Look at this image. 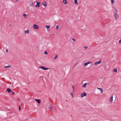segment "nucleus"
I'll return each instance as SVG.
<instances>
[{
  "label": "nucleus",
  "instance_id": "nucleus-4",
  "mask_svg": "<svg viewBox=\"0 0 121 121\" xmlns=\"http://www.w3.org/2000/svg\"><path fill=\"white\" fill-rule=\"evenodd\" d=\"M33 27L34 28L38 29L39 28V26L36 24H34L33 26Z\"/></svg>",
  "mask_w": 121,
  "mask_h": 121
},
{
  "label": "nucleus",
  "instance_id": "nucleus-12",
  "mask_svg": "<svg viewBox=\"0 0 121 121\" xmlns=\"http://www.w3.org/2000/svg\"><path fill=\"white\" fill-rule=\"evenodd\" d=\"M45 27L47 28L48 31H49V26L48 25H46V26Z\"/></svg>",
  "mask_w": 121,
  "mask_h": 121
},
{
  "label": "nucleus",
  "instance_id": "nucleus-14",
  "mask_svg": "<svg viewBox=\"0 0 121 121\" xmlns=\"http://www.w3.org/2000/svg\"><path fill=\"white\" fill-rule=\"evenodd\" d=\"M7 90L9 93H10L11 91V90L9 88H7Z\"/></svg>",
  "mask_w": 121,
  "mask_h": 121
},
{
  "label": "nucleus",
  "instance_id": "nucleus-32",
  "mask_svg": "<svg viewBox=\"0 0 121 121\" xmlns=\"http://www.w3.org/2000/svg\"><path fill=\"white\" fill-rule=\"evenodd\" d=\"M11 93H12L11 94H14V93L13 91H11Z\"/></svg>",
  "mask_w": 121,
  "mask_h": 121
},
{
  "label": "nucleus",
  "instance_id": "nucleus-23",
  "mask_svg": "<svg viewBox=\"0 0 121 121\" xmlns=\"http://www.w3.org/2000/svg\"><path fill=\"white\" fill-rule=\"evenodd\" d=\"M57 58V56L56 55H55V56L54 57V59H56Z\"/></svg>",
  "mask_w": 121,
  "mask_h": 121
},
{
  "label": "nucleus",
  "instance_id": "nucleus-27",
  "mask_svg": "<svg viewBox=\"0 0 121 121\" xmlns=\"http://www.w3.org/2000/svg\"><path fill=\"white\" fill-rule=\"evenodd\" d=\"M72 87L73 89V91L74 90V86L73 85L72 86Z\"/></svg>",
  "mask_w": 121,
  "mask_h": 121
},
{
  "label": "nucleus",
  "instance_id": "nucleus-11",
  "mask_svg": "<svg viewBox=\"0 0 121 121\" xmlns=\"http://www.w3.org/2000/svg\"><path fill=\"white\" fill-rule=\"evenodd\" d=\"M88 83H86L84 84L82 86V87L83 88H86V84H88Z\"/></svg>",
  "mask_w": 121,
  "mask_h": 121
},
{
  "label": "nucleus",
  "instance_id": "nucleus-35",
  "mask_svg": "<svg viewBox=\"0 0 121 121\" xmlns=\"http://www.w3.org/2000/svg\"><path fill=\"white\" fill-rule=\"evenodd\" d=\"M70 94L71 95H72V97H73V94L71 92V93H70Z\"/></svg>",
  "mask_w": 121,
  "mask_h": 121
},
{
  "label": "nucleus",
  "instance_id": "nucleus-36",
  "mask_svg": "<svg viewBox=\"0 0 121 121\" xmlns=\"http://www.w3.org/2000/svg\"><path fill=\"white\" fill-rule=\"evenodd\" d=\"M15 1L16 2H17L18 1V0H15Z\"/></svg>",
  "mask_w": 121,
  "mask_h": 121
},
{
  "label": "nucleus",
  "instance_id": "nucleus-18",
  "mask_svg": "<svg viewBox=\"0 0 121 121\" xmlns=\"http://www.w3.org/2000/svg\"><path fill=\"white\" fill-rule=\"evenodd\" d=\"M29 31L28 30H25V34H28L29 33Z\"/></svg>",
  "mask_w": 121,
  "mask_h": 121
},
{
  "label": "nucleus",
  "instance_id": "nucleus-24",
  "mask_svg": "<svg viewBox=\"0 0 121 121\" xmlns=\"http://www.w3.org/2000/svg\"><path fill=\"white\" fill-rule=\"evenodd\" d=\"M44 53L45 55H47L48 54V53L46 51L44 52Z\"/></svg>",
  "mask_w": 121,
  "mask_h": 121
},
{
  "label": "nucleus",
  "instance_id": "nucleus-5",
  "mask_svg": "<svg viewBox=\"0 0 121 121\" xmlns=\"http://www.w3.org/2000/svg\"><path fill=\"white\" fill-rule=\"evenodd\" d=\"M86 94L85 92H84L81 94V97H83L86 96Z\"/></svg>",
  "mask_w": 121,
  "mask_h": 121
},
{
  "label": "nucleus",
  "instance_id": "nucleus-22",
  "mask_svg": "<svg viewBox=\"0 0 121 121\" xmlns=\"http://www.w3.org/2000/svg\"><path fill=\"white\" fill-rule=\"evenodd\" d=\"M111 3L112 4H113L114 2L115 1L114 0H111Z\"/></svg>",
  "mask_w": 121,
  "mask_h": 121
},
{
  "label": "nucleus",
  "instance_id": "nucleus-34",
  "mask_svg": "<svg viewBox=\"0 0 121 121\" xmlns=\"http://www.w3.org/2000/svg\"><path fill=\"white\" fill-rule=\"evenodd\" d=\"M6 52H7L8 51V50L7 49H6Z\"/></svg>",
  "mask_w": 121,
  "mask_h": 121
},
{
  "label": "nucleus",
  "instance_id": "nucleus-25",
  "mask_svg": "<svg viewBox=\"0 0 121 121\" xmlns=\"http://www.w3.org/2000/svg\"><path fill=\"white\" fill-rule=\"evenodd\" d=\"M59 28V27L58 25H57L56 27V29H58Z\"/></svg>",
  "mask_w": 121,
  "mask_h": 121
},
{
  "label": "nucleus",
  "instance_id": "nucleus-15",
  "mask_svg": "<svg viewBox=\"0 0 121 121\" xmlns=\"http://www.w3.org/2000/svg\"><path fill=\"white\" fill-rule=\"evenodd\" d=\"M97 88L99 89L100 91L101 92V93H102L103 92V91L102 89V88Z\"/></svg>",
  "mask_w": 121,
  "mask_h": 121
},
{
  "label": "nucleus",
  "instance_id": "nucleus-38",
  "mask_svg": "<svg viewBox=\"0 0 121 121\" xmlns=\"http://www.w3.org/2000/svg\"><path fill=\"white\" fill-rule=\"evenodd\" d=\"M18 99V100H19V99Z\"/></svg>",
  "mask_w": 121,
  "mask_h": 121
},
{
  "label": "nucleus",
  "instance_id": "nucleus-19",
  "mask_svg": "<svg viewBox=\"0 0 121 121\" xmlns=\"http://www.w3.org/2000/svg\"><path fill=\"white\" fill-rule=\"evenodd\" d=\"M4 67L5 68H10L11 67V66L10 65H8L4 66Z\"/></svg>",
  "mask_w": 121,
  "mask_h": 121
},
{
  "label": "nucleus",
  "instance_id": "nucleus-7",
  "mask_svg": "<svg viewBox=\"0 0 121 121\" xmlns=\"http://www.w3.org/2000/svg\"><path fill=\"white\" fill-rule=\"evenodd\" d=\"M40 4V3L39 2H36V4L35 6L37 7H39V5Z\"/></svg>",
  "mask_w": 121,
  "mask_h": 121
},
{
  "label": "nucleus",
  "instance_id": "nucleus-2",
  "mask_svg": "<svg viewBox=\"0 0 121 121\" xmlns=\"http://www.w3.org/2000/svg\"><path fill=\"white\" fill-rule=\"evenodd\" d=\"M102 60L101 59H100L99 60V61H97L94 64V65H97L98 64H100Z\"/></svg>",
  "mask_w": 121,
  "mask_h": 121
},
{
  "label": "nucleus",
  "instance_id": "nucleus-21",
  "mask_svg": "<svg viewBox=\"0 0 121 121\" xmlns=\"http://www.w3.org/2000/svg\"><path fill=\"white\" fill-rule=\"evenodd\" d=\"M113 70V72H117V69H114Z\"/></svg>",
  "mask_w": 121,
  "mask_h": 121
},
{
  "label": "nucleus",
  "instance_id": "nucleus-8",
  "mask_svg": "<svg viewBox=\"0 0 121 121\" xmlns=\"http://www.w3.org/2000/svg\"><path fill=\"white\" fill-rule=\"evenodd\" d=\"M42 4L46 7L47 5V2L45 1L43 2L42 3Z\"/></svg>",
  "mask_w": 121,
  "mask_h": 121
},
{
  "label": "nucleus",
  "instance_id": "nucleus-10",
  "mask_svg": "<svg viewBox=\"0 0 121 121\" xmlns=\"http://www.w3.org/2000/svg\"><path fill=\"white\" fill-rule=\"evenodd\" d=\"M91 62L90 61H88L87 62H86L84 64V66H86L88 64H90Z\"/></svg>",
  "mask_w": 121,
  "mask_h": 121
},
{
  "label": "nucleus",
  "instance_id": "nucleus-20",
  "mask_svg": "<svg viewBox=\"0 0 121 121\" xmlns=\"http://www.w3.org/2000/svg\"><path fill=\"white\" fill-rule=\"evenodd\" d=\"M63 2L65 4H66L67 3V2L66 0H63Z\"/></svg>",
  "mask_w": 121,
  "mask_h": 121
},
{
  "label": "nucleus",
  "instance_id": "nucleus-1",
  "mask_svg": "<svg viewBox=\"0 0 121 121\" xmlns=\"http://www.w3.org/2000/svg\"><path fill=\"white\" fill-rule=\"evenodd\" d=\"M46 108L47 109L51 110H54V108L52 106L51 104L49 103H47L46 106Z\"/></svg>",
  "mask_w": 121,
  "mask_h": 121
},
{
  "label": "nucleus",
  "instance_id": "nucleus-9",
  "mask_svg": "<svg viewBox=\"0 0 121 121\" xmlns=\"http://www.w3.org/2000/svg\"><path fill=\"white\" fill-rule=\"evenodd\" d=\"M35 100L39 104H40L41 103V100L39 99H35Z\"/></svg>",
  "mask_w": 121,
  "mask_h": 121
},
{
  "label": "nucleus",
  "instance_id": "nucleus-6",
  "mask_svg": "<svg viewBox=\"0 0 121 121\" xmlns=\"http://www.w3.org/2000/svg\"><path fill=\"white\" fill-rule=\"evenodd\" d=\"M114 16L116 19H118V16L117 13L116 12L114 13Z\"/></svg>",
  "mask_w": 121,
  "mask_h": 121
},
{
  "label": "nucleus",
  "instance_id": "nucleus-28",
  "mask_svg": "<svg viewBox=\"0 0 121 121\" xmlns=\"http://www.w3.org/2000/svg\"><path fill=\"white\" fill-rule=\"evenodd\" d=\"M72 40L74 42H75L76 41L73 38L72 39Z\"/></svg>",
  "mask_w": 121,
  "mask_h": 121
},
{
  "label": "nucleus",
  "instance_id": "nucleus-3",
  "mask_svg": "<svg viewBox=\"0 0 121 121\" xmlns=\"http://www.w3.org/2000/svg\"><path fill=\"white\" fill-rule=\"evenodd\" d=\"M39 68L45 70H47L48 69V68H46L45 67L43 66H40L39 67Z\"/></svg>",
  "mask_w": 121,
  "mask_h": 121
},
{
  "label": "nucleus",
  "instance_id": "nucleus-26",
  "mask_svg": "<svg viewBox=\"0 0 121 121\" xmlns=\"http://www.w3.org/2000/svg\"><path fill=\"white\" fill-rule=\"evenodd\" d=\"M121 43V39L119 40V44H120Z\"/></svg>",
  "mask_w": 121,
  "mask_h": 121
},
{
  "label": "nucleus",
  "instance_id": "nucleus-37",
  "mask_svg": "<svg viewBox=\"0 0 121 121\" xmlns=\"http://www.w3.org/2000/svg\"><path fill=\"white\" fill-rule=\"evenodd\" d=\"M113 8H115L114 7H113Z\"/></svg>",
  "mask_w": 121,
  "mask_h": 121
},
{
  "label": "nucleus",
  "instance_id": "nucleus-16",
  "mask_svg": "<svg viewBox=\"0 0 121 121\" xmlns=\"http://www.w3.org/2000/svg\"><path fill=\"white\" fill-rule=\"evenodd\" d=\"M74 3L76 4H78V1L77 0H74Z\"/></svg>",
  "mask_w": 121,
  "mask_h": 121
},
{
  "label": "nucleus",
  "instance_id": "nucleus-33",
  "mask_svg": "<svg viewBox=\"0 0 121 121\" xmlns=\"http://www.w3.org/2000/svg\"><path fill=\"white\" fill-rule=\"evenodd\" d=\"M114 9H115V10H116V12H118V11L115 8H114Z\"/></svg>",
  "mask_w": 121,
  "mask_h": 121
},
{
  "label": "nucleus",
  "instance_id": "nucleus-31",
  "mask_svg": "<svg viewBox=\"0 0 121 121\" xmlns=\"http://www.w3.org/2000/svg\"><path fill=\"white\" fill-rule=\"evenodd\" d=\"M30 5H31L32 6H33V3H32Z\"/></svg>",
  "mask_w": 121,
  "mask_h": 121
},
{
  "label": "nucleus",
  "instance_id": "nucleus-30",
  "mask_svg": "<svg viewBox=\"0 0 121 121\" xmlns=\"http://www.w3.org/2000/svg\"><path fill=\"white\" fill-rule=\"evenodd\" d=\"M87 48V47H86V46H84V48L85 49H86Z\"/></svg>",
  "mask_w": 121,
  "mask_h": 121
},
{
  "label": "nucleus",
  "instance_id": "nucleus-29",
  "mask_svg": "<svg viewBox=\"0 0 121 121\" xmlns=\"http://www.w3.org/2000/svg\"><path fill=\"white\" fill-rule=\"evenodd\" d=\"M21 110V108L20 106H19V111H20Z\"/></svg>",
  "mask_w": 121,
  "mask_h": 121
},
{
  "label": "nucleus",
  "instance_id": "nucleus-17",
  "mask_svg": "<svg viewBox=\"0 0 121 121\" xmlns=\"http://www.w3.org/2000/svg\"><path fill=\"white\" fill-rule=\"evenodd\" d=\"M113 100V96H112L110 98L109 101H112Z\"/></svg>",
  "mask_w": 121,
  "mask_h": 121
},
{
  "label": "nucleus",
  "instance_id": "nucleus-13",
  "mask_svg": "<svg viewBox=\"0 0 121 121\" xmlns=\"http://www.w3.org/2000/svg\"><path fill=\"white\" fill-rule=\"evenodd\" d=\"M23 15L24 16V17L25 18H26L28 17V15L26 14L25 13H23Z\"/></svg>",
  "mask_w": 121,
  "mask_h": 121
}]
</instances>
